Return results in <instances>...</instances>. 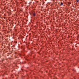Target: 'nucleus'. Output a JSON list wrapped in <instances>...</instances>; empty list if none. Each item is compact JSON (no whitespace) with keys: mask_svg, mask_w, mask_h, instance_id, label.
<instances>
[{"mask_svg":"<svg viewBox=\"0 0 79 79\" xmlns=\"http://www.w3.org/2000/svg\"><path fill=\"white\" fill-rule=\"evenodd\" d=\"M33 15V16H35V13H33L32 14Z\"/></svg>","mask_w":79,"mask_h":79,"instance_id":"nucleus-2","label":"nucleus"},{"mask_svg":"<svg viewBox=\"0 0 79 79\" xmlns=\"http://www.w3.org/2000/svg\"><path fill=\"white\" fill-rule=\"evenodd\" d=\"M60 5H61V6H63V2H61L60 3Z\"/></svg>","mask_w":79,"mask_h":79,"instance_id":"nucleus-1","label":"nucleus"},{"mask_svg":"<svg viewBox=\"0 0 79 79\" xmlns=\"http://www.w3.org/2000/svg\"><path fill=\"white\" fill-rule=\"evenodd\" d=\"M79 2V0H77V2Z\"/></svg>","mask_w":79,"mask_h":79,"instance_id":"nucleus-3","label":"nucleus"}]
</instances>
